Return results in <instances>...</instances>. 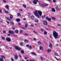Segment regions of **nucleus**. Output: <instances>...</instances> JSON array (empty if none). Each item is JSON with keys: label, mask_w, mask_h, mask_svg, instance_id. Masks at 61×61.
Masks as SVG:
<instances>
[{"label": "nucleus", "mask_w": 61, "mask_h": 61, "mask_svg": "<svg viewBox=\"0 0 61 61\" xmlns=\"http://www.w3.org/2000/svg\"><path fill=\"white\" fill-rule=\"evenodd\" d=\"M34 26V25H31V27H33Z\"/></svg>", "instance_id": "79ce46f5"}, {"label": "nucleus", "mask_w": 61, "mask_h": 61, "mask_svg": "<svg viewBox=\"0 0 61 61\" xmlns=\"http://www.w3.org/2000/svg\"><path fill=\"white\" fill-rule=\"evenodd\" d=\"M33 32H34V33H35V34H36V33H37V32H36V31H35V30H34Z\"/></svg>", "instance_id": "4c0bfd02"}, {"label": "nucleus", "mask_w": 61, "mask_h": 61, "mask_svg": "<svg viewBox=\"0 0 61 61\" xmlns=\"http://www.w3.org/2000/svg\"><path fill=\"white\" fill-rule=\"evenodd\" d=\"M29 61H35V60L34 59H33L30 60Z\"/></svg>", "instance_id": "2f4dec72"}, {"label": "nucleus", "mask_w": 61, "mask_h": 61, "mask_svg": "<svg viewBox=\"0 0 61 61\" xmlns=\"http://www.w3.org/2000/svg\"><path fill=\"white\" fill-rule=\"evenodd\" d=\"M23 20H26V19H25V18H24L23 19Z\"/></svg>", "instance_id": "680f3d73"}, {"label": "nucleus", "mask_w": 61, "mask_h": 61, "mask_svg": "<svg viewBox=\"0 0 61 61\" xmlns=\"http://www.w3.org/2000/svg\"><path fill=\"white\" fill-rule=\"evenodd\" d=\"M18 25H21V24L20 23H19L18 24Z\"/></svg>", "instance_id": "6e6d98bb"}, {"label": "nucleus", "mask_w": 61, "mask_h": 61, "mask_svg": "<svg viewBox=\"0 0 61 61\" xmlns=\"http://www.w3.org/2000/svg\"><path fill=\"white\" fill-rule=\"evenodd\" d=\"M38 43L39 45H40V44H41V42H40V41H39L38 42Z\"/></svg>", "instance_id": "72a5a7b5"}, {"label": "nucleus", "mask_w": 61, "mask_h": 61, "mask_svg": "<svg viewBox=\"0 0 61 61\" xmlns=\"http://www.w3.org/2000/svg\"><path fill=\"white\" fill-rule=\"evenodd\" d=\"M41 30L42 32H43V31H44V30L42 29H41Z\"/></svg>", "instance_id": "3c124183"}, {"label": "nucleus", "mask_w": 61, "mask_h": 61, "mask_svg": "<svg viewBox=\"0 0 61 61\" xmlns=\"http://www.w3.org/2000/svg\"><path fill=\"white\" fill-rule=\"evenodd\" d=\"M35 22H38V20H35Z\"/></svg>", "instance_id": "58836bf2"}, {"label": "nucleus", "mask_w": 61, "mask_h": 61, "mask_svg": "<svg viewBox=\"0 0 61 61\" xmlns=\"http://www.w3.org/2000/svg\"><path fill=\"white\" fill-rule=\"evenodd\" d=\"M34 14L38 18H39V16L37 14V11H35Z\"/></svg>", "instance_id": "f03ea898"}, {"label": "nucleus", "mask_w": 61, "mask_h": 61, "mask_svg": "<svg viewBox=\"0 0 61 61\" xmlns=\"http://www.w3.org/2000/svg\"><path fill=\"white\" fill-rule=\"evenodd\" d=\"M15 48L16 50H18L19 51H20L21 50V49H20L19 47H18L17 46H15Z\"/></svg>", "instance_id": "20e7f679"}, {"label": "nucleus", "mask_w": 61, "mask_h": 61, "mask_svg": "<svg viewBox=\"0 0 61 61\" xmlns=\"http://www.w3.org/2000/svg\"><path fill=\"white\" fill-rule=\"evenodd\" d=\"M28 46H29V44H27L26 45L27 47Z\"/></svg>", "instance_id": "e2e57ef3"}, {"label": "nucleus", "mask_w": 61, "mask_h": 61, "mask_svg": "<svg viewBox=\"0 0 61 61\" xmlns=\"http://www.w3.org/2000/svg\"><path fill=\"white\" fill-rule=\"evenodd\" d=\"M54 55H55V56H58V55L57 54H56V53H55Z\"/></svg>", "instance_id": "a878e982"}, {"label": "nucleus", "mask_w": 61, "mask_h": 61, "mask_svg": "<svg viewBox=\"0 0 61 61\" xmlns=\"http://www.w3.org/2000/svg\"><path fill=\"white\" fill-rule=\"evenodd\" d=\"M23 6L24 7H26V5L25 4H24L23 5Z\"/></svg>", "instance_id": "c9c22d12"}, {"label": "nucleus", "mask_w": 61, "mask_h": 61, "mask_svg": "<svg viewBox=\"0 0 61 61\" xmlns=\"http://www.w3.org/2000/svg\"><path fill=\"white\" fill-rule=\"evenodd\" d=\"M11 60L12 61H14V59H13V58H11Z\"/></svg>", "instance_id": "a18cd8bd"}, {"label": "nucleus", "mask_w": 61, "mask_h": 61, "mask_svg": "<svg viewBox=\"0 0 61 61\" xmlns=\"http://www.w3.org/2000/svg\"><path fill=\"white\" fill-rule=\"evenodd\" d=\"M19 11H22V10H21V9H20L19 10Z\"/></svg>", "instance_id": "4d7b16f0"}, {"label": "nucleus", "mask_w": 61, "mask_h": 61, "mask_svg": "<svg viewBox=\"0 0 61 61\" xmlns=\"http://www.w3.org/2000/svg\"><path fill=\"white\" fill-rule=\"evenodd\" d=\"M41 6H42V7H44L45 5H44V4H43L41 5Z\"/></svg>", "instance_id": "8fccbe9b"}, {"label": "nucleus", "mask_w": 61, "mask_h": 61, "mask_svg": "<svg viewBox=\"0 0 61 61\" xmlns=\"http://www.w3.org/2000/svg\"><path fill=\"white\" fill-rule=\"evenodd\" d=\"M21 52L22 54H24V51L23 50H22L21 51Z\"/></svg>", "instance_id": "aec40b11"}, {"label": "nucleus", "mask_w": 61, "mask_h": 61, "mask_svg": "<svg viewBox=\"0 0 61 61\" xmlns=\"http://www.w3.org/2000/svg\"><path fill=\"white\" fill-rule=\"evenodd\" d=\"M43 58L42 57H41V60H43Z\"/></svg>", "instance_id": "49530a36"}, {"label": "nucleus", "mask_w": 61, "mask_h": 61, "mask_svg": "<svg viewBox=\"0 0 61 61\" xmlns=\"http://www.w3.org/2000/svg\"><path fill=\"white\" fill-rule=\"evenodd\" d=\"M42 48H43V47L41 46H40V50H41V49H42Z\"/></svg>", "instance_id": "cd10ccee"}, {"label": "nucleus", "mask_w": 61, "mask_h": 61, "mask_svg": "<svg viewBox=\"0 0 61 61\" xmlns=\"http://www.w3.org/2000/svg\"><path fill=\"white\" fill-rule=\"evenodd\" d=\"M12 29H14V30H15V28L14 27H12Z\"/></svg>", "instance_id": "13d9d810"}, {"label": "nucleus", "mask_w": 61, "mask_h": 61, "mask_svg": "<svg viewBox=\"0 0 61 61\" xmlns=\"http://www.w3.org/2000/svg\"><path fill=\"white\" fill-rule=\"evenodd\" d=\"M13 17V15H11L10 16V18L11 19H12Z\"/></svg>", "instance_id": "4be33fe9"}, {"label": "nucleus", "mask_w": 61, "mask_h": 61, "mask_svg": "<svg viewBox=\"0 0 61 61\" xmlns=\"http://www.w3.org/2000/svg\"><path fill=\"white\" fill-rule=\"evenodd\" d=\"M6 8H7V9H8V10H9V6H8V5H7L6 6H5Z\"/></svg>", "instance_id": "dca6fc26"}, {"label": "nucleus", "mask_w": 61, "mask_h": 61, "mask_svg": "<svg viewBox=\"0 0 61 61\" xmlns=\"http://www.w3.org/2000/svg\"><path fill=\"white\" fill-rule=\"evenodd\" d=\"M27 26H28V24H25V28H27Z\"/></svg>", "instance_id": "4468645a"}, {"label": "nucleus", "mask_w": 61, "mask_h": 61, "mask_svg": "<svg viewBox=\"0 0 61 61\" xmlns=\"http://www.w3.org/2000/svg\"><path fill=\"white\" fill-rule=\"evenodd\" d=\"M8 42H10L11 41V39L10 38H8L6 39Z\"/></svg>", "instance_id": "0eeeda50"}, {"label": "nucleus", "mask_w": 61, "mask_h": 61, "mask_svg": "<svg viewBox=\"0 0 61 61\" xmlns=\"http://www.w3.org/2000/svg\"><path fill=\"white\" fill-rule=\"evenodd\" d=\"M7 19L9 20V21H11V19L10 18H7Z\"/></svg>", "instance_id": "c85d7f7f"}, {"label": "nucleus", "mask_w": 61, "mask_h": 61, "mask_svg": "<svg viewBox=\"0 0 61 61\" xmlns=\"http://www.w3.org/2000/svg\"><path fill=\"white\" fill-rule=\"evenodd\" d=\"M20 19L19 18L17 19H16L17 22H19V21H20Z\"/></svg>", "instance_id": "6ab92c4d"}, {"label": "nucleus", "mask_w": 61, "mask_h": 61, "mask_svg": "<svg viewBox=\"0 0 61 61\" xmlns=\"http://www.w3.org/2000/svg\"><path fill=\"white\" fill-rule=\"evenodd\" d=\"M8 36H11V35L10 34H8Z\"/></svg>", "instance_id": "bf43d9fd"}, {"label": "nucleus", "mask_w": 61, "mask_h": 61, "mask_svg": "<svg viewBox=\"0 0 61 61\" xmlns=\"http://www.w3.org/2000/svg\"><path fill=\"white\" fill-rule=\"evenodd\" d=\"M15 33H18V30H15Z\"/></svg>", "instance_id": "412c9836"}, {"label": "nucleus", "mask_w": 61, "mask_h": 61, "mask_svg": "<svg viewBox=\"0 0 61 61\" xmlns=\"http://www.w3.org/2000/svg\"><path fill=\"white\" fill-rule=\"evenodd\" d=\"M24 41L25 42H28V40H25Z\"/></svg>", "instance_id": "7c9ffc66"}, {"label": "nucleus", "mask_w": 61, "mask_h": 61, "mask_svg": "<svg viewBox=\"0 0 61 61\" xmlns=\"http://www.w3.org/2000/svg\"><path fill=\"white\" fill-rule=\"evenodd\" d=\"M0 23H2V20L0 21Z\"/></svg>", "instance_id": "774afa93"}, {"label": "nucleus", "mask_w": 61, "mask_h": 61, "mask_svg": "<svg viewBox=\"0 0 61 61\" xmlns=\"http://www.w3.org/2000/svg\"><path fill=\"white\" fill-rule=\"evenodd\" d=\"M53 35L55 38H57L58 36V33L55 31H54Z\"/></svg>", "instance_id": "f257e3e1"}, {"label": "nucleus", "mask_w": 61, "mask_h": 61, "mask_svg": "<svg viewBox=\"0 0 61 61\" xmlns=\"http://www.w3.org/2000/svg\"><path fill=\"white\" fill-rule=\"evenodd\" d=\"M47 1H48L49 2H51V0H47Z\"/></svg>", "instance_id": "69168bd1"}, {"label": "nucleus", "mask_w": 61, "mask_h": 61, "mask_svg": "<svg viewBox=\"0 0 61 61\" xmlns=\"http://www.w3.org/2000/svg\"><path fill=\"white\" fill-rule=\"evenodd\" d=\"M44 33L45 35H46L47 34V32L46 31H45Z\"/></svg>", "instance_id": "f704fd0d"}, {"label": "nucleus", "mask_w": 61, "mask_h": 61, "mask_svg": "<svg viewBox=\"0 0 61 61\" xmlns=\"http://www.w3.org/2000/svg\"><path fill=\"white\" fill-rule=\"evenodd\" d=\"M2 39H3V40H5V37H4L3 36L2 37Z\"/></svg>", "instance_id": "a19ab883"}, {"label": "nucleus", "mask_w": 61, "mask_h": 61, "mask_svg": "<svg viewBox=\"0 0 61 61\" xmlns=\"http://www.w3.org/2000/svg\"><path fill=\"white\" fill-rule=\"evenodd\" d=\"M33 39H34V40H36V38H33Z\"/></svg>", "instance_id": "052dcab7"}, {"label": "nucleus", "mask_w": 61, "mask_h": 61, "mask_svg": "<svg viewBox=\"0 0 61 61\" xmlns=\"http://www.w3.org/2000/svg\"><path fill=\"white\" fill-rule=\"evenodd\" d=\"M57 9H58V10H59V7L58 6H57L56 7Z\"/></svg>", "instance_id": "473e14b6"}, {"label": "nucleus", "mask_w": 61, "mask_h": 61, "mask_svg": "<svg viewBox=\"0 0 61 61\" xmlns=\"http://www.w3.org/2000/svg\"><path fill=\"white\" fill-rule=\"evenodd\" d=\"M10 23L12 25H14V23H13V22L12 21H11L10 22Z\"/></svg>", "instance_id": "b1692460"}, {"label": "nucleus", "mask_w": 61, "mask_h": 61, "mask_svg": "<svg viewBox=\"0 0 61 61\" xmlns=\"http://www.w3.org/2000/svg\"><path fill=\"white\" fill-rule=\"evenodd\" d=\"M31 54H32V55H36V53H34V52H32V53H31Z\"/></svg>", "instance_id": "5701e85b"}, {"label": "nucleus", "mask_w": 61, "mask_h": 61, "mask_svg": "<svg viewBox=\"0 0 61 61\" xmlns=\"http://www.w3.org/2000/svg\"><path fill=\"white\" fill-rule=\"evenodd\" d=\"M52 12H55V11H56V10L54 8H52Z\"/></svg>", "instance_id": "f8f14e48"}, {"label": "nucleus", "mask_w": 61, "mask_h": 61, "mask_svg": "<svg viewBox=\"0 0 61 61\" xmlns=\"http://www.w3.org/2000/svg\"><path fill=\"white\" fill-rule=\"evenodd\" d=\"M49 47H50V48H52V45L51 44L50 45Z\"/></svg>", "instance_id": "393cba45"}, {"label": "nucleus", "mask_w": 61, "mask_h": 61, "mask_svg": "<svg viewBox=\"0 0 61 61\" xmlns=\"http://www.w3.org/2000/svg\"><path fill=\"white\" fill-rule=\"evenodd\" d=\"M47 51L48 53L50 52H51V50L50 49H48L47 50Z\"/></svg>", "instance_id": "a211bd4d"}, {"label": "nucleus", "mask_w": 61, "mask_h": 61, "mask_svg": "<svg viewBox=\"0 0 61 61\" xmlns=\"http://www.w3.org/2000/svg\"><path fill=\"white\" fill-rule=\"evenodd\" d=\"M43 16H44V17H46V15H44Z\"/></svg>", "instance_id": "338daca9"}, {"label": "nucleus", "mask_w": 61, "mask_h": 61, "mask_svg": "<svg viewBox=\"0 0 61 61\" xmlns=\"http://www.w3.org/2000/svg\"><path fill=\"white\" fill-rule=\"evenodd\" d=\"M20 33H22V30H20Z\"/></svg>", "instance_id": "de8ad7c7"}, {"label": "nucleus", "mask_w": 61, "mask_h": 61, "mask_svg": "<svg viewBox=\"0 0 61 61\" xmlns=\"http://www.w3.org/2000/svg\"><path fill=\"white\" fill-rule=\"evenodd\" d=\"M37 1L38 2V0H34L33 1L34 4H36Z\"/></svg>", "instance_id": "6e6552de"}, {"label": "nucleus", "mask_w": 61, "mask_h": 61, "mask_svg": "<svg viewBox=\"0 0 61 61\" xmlns=\"http://www.w3.org/2000/svg\"><path fill=\"white\" fill-rule=\"evenodd\" d=\"M25 36H28V34L27 33H25Z\"/></svg>", "instance_id": "ea45409f"}, {"label": "nucleus", "mask_w": 61, "mask_h": 61, "mask_svg": "<svg viewBox=\"0 0 61 61\" xmlns=\"http://www.w3.org/2000/svg\"><path fill=\"white\" fill-rule=\"evenodd\" d=\"M1 58H2L0 59V61H4V60H3V59H5V56H2Z\"/></svg>", "instance_id": "7ed1b4c3"}, {"label": "nucleus", "mask_w": 61, "mask_h": 61, "mask_svg": "<svg viewBox=\"0 0 61 61\" xmlns=\"http://www.w3.org/2000/svg\"><path fill=\"white\" fill-rule=\"evenodd\" d=\"M3 32L4 34V33H5V32H5V31H3Z\"/></svg>", "instance_id": "603ef678"}, {"label": "nucleus", "mask_w": 61, "mask_h": 61, "mask_svg": "<svg viewBox=\"0 0 61 61\" xmlns=\"http://www.w3.org/2000/svg\"><path fill=\"white\" fill-rule=\"evenodd\" d=\"M38 14L40 16H41L42 15V12H41V11H38Z\"/></svg>", "instance_id": "423d86ee"}, {"label": "nucleus", "mask_w": 61, "mask_h": 61, "mask_svg": "<svg viewBox=\"0 0 61 61\" xmlns=\"http://www.w3.org/2000/svg\"><path fill=\"white\" fill-rule=\"evenodd\" d=\"M20 45H21V46H23V43H22L20 42Z\"/></svg>", "instance_id": "37998d69"}, {"label": "nucleus", "mask_w": 61, "mask_h": 61, "mask_svg": "<svg viewBox=\"0 0 61 61\" xmlns=\"http://www.w3.org/2000/svg\"><path fill=\"white\" fill-rule=\"evenodd\" d=\"M18 57L17 56V55H15V59H18Z\"/></svg>", "instance_id": "9b49d317"}, {"label": "nucleus", "mask_w": 61, "mask_h": 61, "mask_svg": "<svg viewBox=\"0 0 61 61\" xmlns=\"http://www.w3.org/2000/svg\"><path fill=\"white\" fill-rule=\"evenodd\" d=\"M29 3H30V4H31L32 3V2H31V1H30L29 2Z\"/></svg>", "instance_id": "0e129e2a"}, {"label": "nucleus", "mask_w": 61, "mask_h": 61, "mask_svg": "<svg viewBox=\"0 0 61 61\" xmlns=\"http://www.w3.org/2000/svg\"><path fill=\"white\" fill-rule=\"evenodd\" d=\"M29 47L30 49L31 50V49L32 48V47L31 46H29Z\"/></svg>", "instance_id": "f3484780"}, {"label": "nucleus", "mask_w": 61, "mask_h": 61, "mask_svg": "<svg viewBox=\"0 0 61 61\" xmlns=\"http://www.w3.org/2000/svg\"><path fill=\"white\" fill-rule=\"evenodd\" d=\"M17 15L18 16H21V15L20 13H18L17 14Z\"/></svg>", "instance_id": "2eb2a0df"}, {"label": "nucleus", "mask_w": 61, "mask_h": 61, "mask_svg": "<svg viewBox=\"0 0 61 61\" xmlns=\"http://www.w3.org/2000/svg\"><path fill=\"white\" fill-rule=\"evenodd\" d=\"M9 34H14V32L13 31H11V30H9Z\"/></svg>", "instance_id": "1a4fd4ad"}, {"label": "nucleus", "mask_w": 61, "mask_h": 61, "mask_svg": "<svg viewBox=\"0 0 61 61\" xmlns=\"http://www.w3.org/2000/svg\"><path fill=\"white\" fill-rule=\"evenodd\" d=\"M48 5V4H45V6H47V5Z\"/></svg>", "instance_id": "09e8293b"}, {"label": "nucleus", "mask_w": 61, "mask_h": 61, "mask_svg": "<svg viewBox=\"0 0 61 61\" xmlns=\"http://www.w3.org/2000/svg\"><path fill=\"white\" fill-rule=\"evenodd\" d=\"M51 18L53 20H55V19H56V18H55L54 17H52Z\"/></svg>", "instance_id": "c756f323"}, {"label": "nucleus", "mask_w": 61, "mask_h": 61, "mask_svg": "<svg viewBox=\"0 0 61 61\" xmlns=\"http://www.w3.org/2000/svg\"><path fill=\"white\" fill-rule=\"evenodd\" d=\"M43 24L44 25H47V22L46 21L44 20L43 21Z\"/></svg>", "instance_id": "39448f33"}, {"label": "nucleus", "mask_w": 61, "mask_h": 61, "mask_svg": "<svg viewBox=\"0 0 61 61\" xmlns=\"http://www.w3.org/2000/svg\"><path fill=\"white\" fill-rule=\"evenodd\" d=\"M53 2H54V3H55V2H56V0H53Z\"/></svg>", "instance_id": "c03bdc74"}, {"label": "nucleus", "mask_w": 61, "mask_h": 61, "mask_svg": "<svg viewBox=\"0 0 61 61\" xmlns=\"http://www.w3.org/2000/svg\"><path fill=\"white\" fill-rule=\"evenodd\" d=\"M5 13H9V12H8V11H7V10H5Z\"/></svg>", "instance_id": "e433bc0d"}, {"label": "nucleus", "mask_w": 61, "mask_h": 61, "mask_svg": "<svg viewBox=\"0 0 61 61\" xmlns=\"http://www.w3.org/2000/svg\"><path fill=\"white\" fill-rule=\"evenodd\" d=\"M46 18V19L49 21H51V18H48V17H47Z\"/></svg>", "instance_id": "9d476101"}, {"label": "nucleus", "mask_w": 61, "mask_h": 61, "mask_svg": "<svg viewBox=\"0 0 61 61\" xmlns=\"http://www.w3.org/2000/svg\"><path fill=\"white\" fill-rule=\"evenodd\" d=\"M6 22L8 24H9V22L8 21H7Z\"/></svg>", "instance_id": "864d4df0"}, {"label": "nucleus", "mask_w": 61, "mask_h": 61, "mask_svg": "<svg viewBox=\"0 0 61 61\" xmlns=\"http://www.w3.org/2000/svg\"><path fill=\"white\" fill-rule=\"evenodd\" d=\"M13 36H15V37H16V36H17V35H14Z\"/></svg>", "instance_id": "5fc2aeb1"}, {"label": "nucleus", "mask_w": 61, "mask_h": 61, "mask_svg": "<svg viewBox=\"0 0 61 61\" xmlns=\"http://www.w3.org/2000/svg\"><path fill=\"white\" fill-rule=\"evenodd\" d=\"M3 3H6V1L5 0H3Z\"/></svg>", "instance_id": "bb28decb"}, {"label": "nucleus", "mask_w": 61, "mask_h": 61, "mask_svg": "<svg viewBox=\"0 0 61 61\" xmlns=\"http://www.w3.org/2000/svg\"><path fill=\"white\" fill-rule=\"evenodd\" d=\"M30 18L32 19H34V16L33 15H32L30 16Z\"/></svg>", "instance_id": "ddd939ff"}]
</instances>
